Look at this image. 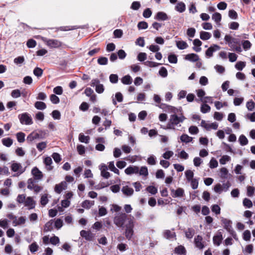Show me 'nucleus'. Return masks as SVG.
Wrapping results in <instances>:
<instances>
[{
  "label": "nucleus",
  "instance_id": "1",
  "mask_svg": "<svg viewBox=\"0 0 255 255\" xmlns=\"http://www.w3.org/2000/svg\"><path fill=\"white\" fill-rule=\"evenodd\" d=\"M130 218H134L133 217L128 215L125 213L117 214L114 218V223L118 227L124 228L125 225L128 223Z\"/></svg>",
  "mask_w": 255,
  "mask_h": 255
},
{
  "label": "nucleus",
  "instance_id": "2",
  "mask_svg": "<svg viewBox=\"0 0 255 255\" xmlns=\"http://www.w3.org/2000/svg\"><path fill=\"white\" fill-rule=\"evenodd\" d=\"M185 117L182 114L178 117L177 114H172L170 117L169 121L167 124V126L164 129H169L175 130V126L179 124L182 123L185 120Z\"/></svg>",
  "mask_w": 255,
  "mask_h": 255
},
{
  "label": "nucleus",
  "instance_id": "3",
  "mask_svg": "<svg viewBox=\"0 0 255 255\" xmlns=\"http://www.w3.org/2000/svg\"><path fill=\"white\" fill-rule=\"evenodd\" d=\"M134 218H130L128 223L125 225V235L128 240H130L134 234L133 228L134 227Z\"/></svg>",
  "mask_w": 255,
  "mask_h": 255
},
{
  "label": "nucleus",
  "instance_id": "4",
  "mask_svg": "<svg viewBox=\"0 0 255 255\" xmlns=\"http://www.w3.org/2000/svg\"><path fill=\"white\" fill-rule=\"evenodd\" d=\"M221 222L223 225L224 229H226L230 234V235L234 239L238 240V239L237 234L232 227V221L224 218H222Z\"/></svg>",
  "mask_w": 255,
  "mask_h": 255
},
{
  "label": "nucleus",
  "instance_id": "5",
  "mask_svg": "<svg viewBox=\"0 0 255 255\" xmlns=\"http://www.w3.org/2000/svg\"><path fill=\"white\" fill-rule=\"evenodd\" d=\"M18 118L20 124L25 125H31L33 124L31 116L27 113H24L18 115Z\"/></svg>",
  "mask_w": 255,
  "mask_h": 255
},
{
  "label": "nucleus",
  "instance_id": "6",
  "mask_svg": "<svg viewBox=\"0 0 255 255\" xmlns=\"http://www.w3.org/2000/svg\"><path fill=\"white\" fill-rule=\"evenodd\" d=\"M159 107L163 109L165 112H171L173 113V114H176L182 111V108L181 107H180L179 109H177L174 107L163 103L161 104L159 106Z\"/></svg>",
  "mask_w": 255,
  "mask_h": 255
},
{
  "label": "nucleus",
  "instance_id": "7",
  "mask_svg": "<svg viewBox=\"0 0 255 255\" xmlns=\"http://www.w3.org/2000/svg\"><path fill=\"white\" fill-rule=\"evenodd\" d=\"M90 85L92 87H95V91L99 94L103 93L105 90L104 85L100 84V80L97 78L92 79Z\"/></svg>",
  "mask_w": 255,
  "mask_h": 255
},
{
  "label": "nucleus",
  "instance_id": "8",
  "mask_svg": "<svg viewBox=\"0 0 255 255\" xmlns=\"http://www.w3.org/2000/svg\"><path fill=\"white\" fill-rule=\"evenodd\" d=\"M11 169L13 172H17V176L22 174L25 171V169L23 168L21 164L19 163L14 162L11 165Z\"/></svg>",
  "mask_w": 255,
  "mask_h": 255
},
{
  "label": "nucleus",
  "instance_id": "9",
  "mask_svg": "<svg viewBox=\"0 0 255 255\" xmlns=\"http://www.w3.org/2000/svg\"><path fill=\"white\" fill-rule=\"evenodd\" d=\"M31 174L34 179L36 181L40 180L43 177L42 172L37 167H34L31 170Z\"/></svg>",
  "mask_w": 255,
  "mask_h": 255
},
{
  "label": "nucleus",
  "instance_id": "10",
  "mask_svg": "<svg viewBox=\"0 0 255 255\" xmlns=\"http://www.w3.org/2000/svg\"><path fill=\"white\" fill-rule=\"evenodd\" d=\"M221 48L220 46L217 44H213L211 45L205 52L206 56L207 57H211L213 56V53L216 52Z\"/></svg>",
  "mask_w": 255,
  "mask_h": 255
},
{
  "label": "nucleus",
  "instance_id": "11",
  "mask_svg": "<svg viewBox=\"0 0 255 255\" xmlns=\"http://www.w3.org/2000/svg\"><path fill=\"white\" fill-rule=\"evenodd\" d=\"M46 45L51 48H58L61 46V42L57 39H46Z\"/></svg>",
  "mask_w": 255,
  "mask_h": 255
},
{
  "label": "nucleus",
  "instance_id": "12",
  "mask_svg": "<svg viewBox=\"0 0 255 255\" xmlns=\"http://www.w3.org/2000/svg\"><path fill=\"white\" fill-rule=\"evenodd\" d=\"M201 125L202 127L208 130L211 129H217L218 127V124L216 122L211 124H208L204 120L201 121Z\"/></svg>",
  "mask_w": 255,
  "mask_h": 255
},
{
  "label": "nucleus",
  "instance_id": "13",
  "mask_svg": "<svg viewBox=\"0 0 255 255\" xmlns=\"http://www.w3.org/2000/svg\"><path fill=\"white\" fill-rule=\"evenodd\" d=\"M80 234V236L87 241H92L95 237V235L89 231L82 230Z\"/></svg>",
  "mask_w": 255,
  "mask_h": 255
},
{
  "label": "nucleus",
  "instance_id": "14",
  "mask_svg": "<svg viewBox=\"0 0 255 255\" xmlns=\"http://www.w3.org/2000/svg\"><path fill=\"white\" fill-rule=\"evenodd\" d=\"M171 195L174 198L183 197L184 196V190L181 188H178L176 190L172 189Z\"/></svg>",
  "mask_w": 255,
  "mask_h": 255
},
{
  "label": "nucleus",
  "instance_id": "15",
  "mask_svg": "<svg viewBox=\"0 0 255 255\" xmlns=\"http://www.w3.org/2000/svg\"><path fill=\"white\" fill-rule=\"evenodd\" d=\"M203 238L200 235L197 236L194 239V244L196 248L202 250L204 248V245L202 242Z\"/></svg>",
  "mask_w": 255,
  "mask_h": 255
},
{
  "label": "nucleus",
  "instance_id": "16",
  "mask_svg": "<svg viewBox=\"0 0 255 255\" xmlns=\"http://www.w3.org/2000/svg\"><path fill=\"white\" fill-rule=\"evenodd\" d=\"M24 205L27 207L29 210L35 208V202L33 200L32 197H28L24 202Z\"/></svg>",
  "mask_w": 255,
  "mask_h": 255
},
{
  "label": "nucleus",
  "instance_id": "17",
  "mask_svg": "<svg viewBox=\"0 0 255 255\" xmlns=\"http://www.w3.org/2000/svg\"><path fill=\"white\" fill-rule=\"evenodd\" d=\"M139 172V168L135 166H129L127 168L125 172L127 175H131L132 174H137Z\"/></svg>",
  "mask_w": 255,
  "mask_h": 255
},
{
  "label": "nucleus",
  "instance_id": "18",
  "mask_svg": "<svg viewBox=\"0 0 255 255\" xmlns=\"http://www.w3.org/2000/svg\"><path fill=\"white\" fill-rule=\"evenodd\" d=\"M155 19L158 20L165 21L169 20L170 17L167 15V14L162 11L158 12L155 16Z\"/></svg>",
  "mask_w": 255,
  "mask_h": 255
},
{
  "label": "nucleus",
  "instance_id": "19",
  "mask_svg": "<svg viewBox=\"0 0 255 255\" xmlns=\"http://www.w3.org/2000/svg\"><path fill=\"white\" fill-rule=\"evenodd\" d=\"M67 187V183L65 181H62L60 184H56L55 186V191L60 194L63 190H65Z\"/></svg>",
  "mask_w": 255,
  "mask_h": 255
},
{
  "label": "nucleus",
  "instance_id": "20",
  "mask_svg": "<svg viewBox=\"0 0 255 255\" xmlns=\"http://www.w3.org/2000/svg\"><path fill=\"white\" fill-rule=\"evenodd\" d=\"M43 162L46 166V169L47 170L51 171L53 169V166H51L52 163V160L50 157L47 156L45 157Z\"/></svg>",
  "mask_w": 255,
  "mask_h": 255
},
{
  "label": "nucleus",
  "instance_id": "21",
  "mask_svg": "<svg viewBox=\"0 0 255 255\" xmlns=\"http://www.w3.org/2000/svg\"><path fill=\"white\" fill-rule=\"evenodd\" d=\"M185 59L191 62H196L199 59V56L195 53L187 54L185 57Z\"/></svg>",
  "mask_w": 255,
  "mask_h": 255
},
{
  "label": "nucleus",
  "instance_id": "22",
  "mask_svg": "<svg viewBox=\"0 0 255 255\" xmlns=\"http://www.w3.org/2000/svg\"><path fill=\"white\" fill-rule=\"evenodd\" d=\"M123 194L128 196H131L133 193V189L128 186H123L122 189Z\"/></svg>",
  "mask_w": 255,
  "mask_h": 255
},
{
  "label": "nucleus",
  "instance_id": "23",
  "mask_svg": "<svg viewBox=\"0 0 255 255\" xmlns=\"http://www.w3.org/2000/svg\"><path fill=\"white\" fill-rule=\"evenodd\" d=\"M174 253L178 255H186V251L183 246H178L174 249Z\"/></svg>",
  "mask_w": 255,
  "mask_h": 255
},
{
  "label": "nucleus",
  "instance_id": "24",
  "mask_svg": "<svg viewBox=\"0 0 255 255\" xmlns=\"http://www.w3.org/2000/svg\"><path fill=\"white\" fill-rule=\"evenodd\" d=\"M39 136L37 133V132H32L30 133L26 138V140L27 142L30 143L32 142L34 140L36 139H39Z\"/></svg>",
  "mask_w": 255,
  "mask_h": 255
},
{
  "label": "nucleus",
  "instance_id": "25",
  "mask_svg": "<svg viewBox=\"0 0 255 255\" xmlns=\"http://www.w3.org/2000/svg\"><path fill=\"white\" fill-rule=\"evenodd\" d=\"M193 44L195 46L193 47V50L197 52H200L201 50V47H200L202 43L199 39H195L193 40Z\"/></svg>",
  "mask_w": 255,
  "mask_h": 255
},
{
  "label": "nucleus",
  "instance_id": "26",
  "mask_svg": "<svg viewBox=\"0 0 255 255\" xmlns=\"http://www.w3.org/2000/svg\"><path fill=\"white\" fill-rule=\"evenodd\" d=\"M84 27L82 26H61L58 29L61 31H69L71 30L77 29L78 28H83Z\"/></svg>",
  "mask_w": 255,
  "mask_h": 255
},
{
  "label": "nucleus",
  "instance_id": "27",
  "mask_svg": "<svg viewBox=\"0 0 255 255\" xmlns=\"http://www.w3.org/2000/svg\"><path fill=\"white\" fill-rule=\"evenodd\" d=\"M175 9L180 13L183 12L186 9V5L183 2H178L175 6Z\"/></svg>",
  "mask_w": 255,
  "mask_h": 255
},
{
  "label": "nucleus",
  "instance_id": "28",
  "mask_svg": "<svg viewBox=\"0 0 255 255\" xmlns=\"http://www.w3.org/2000/svg\"><path fill=\"white\" fill-rule=\"evenodd\" d=\"M222 240V235L221 233H220L219 234L214 236L213 239V243L215 245L219 246L220 245Z\"/></svg>",
  "mask_w": 255,
  "mask_h": 255
},
{
  "label": "nucleus",
  "instance_id": "29",
  "mask_svg": "<svg viewBox=\"0 0 255 255\" xmlns=\"http://www.w3.org/2000/svg\"><path fill=\"white\" fill-rule=\"evenodd\" d=\"M53 221L52 220L47 222L44 225V231L48 232L51 231L53 230Z\"/></svg>",
  "mask_w": 255,
  "mask_h": 255
},
{
  "label": "nucleus",
  "instance_id": "30",
  "mask_svg": "<svg viewBox=\"0 0 255 255\" xmlns=\"http://www.w3.org/2000/svg\"><path fill=\"white\" fill-rule=\"evenodd\" d=\"M176 45L177 48L180 50H183L188 47L186 42L184 41H176Z\"/></svg>",
  "mask_w": 255,
  "mask_h": 255
},
{
  "label": "nucleus",
  "instance_id": "31",
  "mask_svg": "<svg viewBox=\"0 0 255 255\" xmlns=\"http://www.w3.org/2000/svg\"><path fill=\"white\" fill-rule=\"evenodd\" d=\"M163 236L166 239H170L175 237L176 236L174 232H172L169 230H166L163 232Z\"/></svg>",
  "mask_w": 255,
  "mask_h": 255
},
{
  "label": "nucleus",
  "instance_id": "32",
  "mask_svg": "<svg viewBox=\"0 0 255 255\" xmlns=\"http://www.w3.org/2000/svg\"><path fill=\"white\" fill-rule=\"evenodd\" d=\"M224 39L231 48L234 47V45L232 44V41H235V38H233L230 35L226 34L225 36Z\"/></svg>",
  "mask_w": 255,
  "mask_h": 255
},
{
  "label": "nucleus",
  "instance_id": "33",
  "mask_svg": "<svg viewBox=\"0 0 255 255\" xmlns=\"http://www.w3.org/2000/svg\"><path fill=\"white\" fill-rule=\"evenodd\" d=\"M211 37V34L208 32L202 31L200 33V37L203 40L209 39Z\"/></svg>",
  "mask_w": 255,
  "mask_h": 255
},
{
  "label": "nucleus",
  "instance_id": "34",
  "mask_svg": "<svg viewBox=\"0 0 255 255\" xmlns=\"http://www.w3.org/2000/svg\"><path fill=\"white\" fill-rule=\"evenodd\" d=\"M185 237L188 239H191L193 238V236L195 234V231L194 229L189 228L187 229V231L185 232Z\"/></svg>",
  "mask_w": 255,
  "mask_h": 255
},
{
  "label": "nucleus",
  "instance_id": "35",
  "mask_svg": "<svg viewBox=\"0 0 255 255\" xmlns=\"http://www.w3.org/2000/svg\"><path fill=\"white\" fill-rule=\"evenodd\" d=\"M38 182L35 179L31 178L27 180V188L30 190H33V188L36 185V183Z\"/></svg>",
  "mask_w": 255,
  "mask_h": 255
},
{
  "label": "nucleus",
  "instance_id": "36",
  "mask_svg": "<svg viewBox=\"0 0 255 255\" xmlns=\"http://www.w3.org/2000/svg\"><path fill=\"white\" fill-rule=\"evenodd\" d=\"M35 108L39 110H43L46 108V105L45 103L43 102L37 101L34 104Z\"/></svg>",
  "mask_w": 255,
  "mask_h": 255
},
{
  "label": "nucleus",
  "instance_id": "37",
  "mask_svg": "<svg viewBox=\"0 0 255 255\" xmlns=\"http://www.w3.org/2000/svg\"><path fill=\"white\" fill-rule=\"evenodd\" d=\"M121 81L125 85H129L132 83V78L129 75H128L124 76Z\"/></svg>",
  "mask_w": 255,
  "mask_h": 255
},
{
  "label": "nucleus",
  "instance_id": "38",
  "mask_svg": "<svg viewBox=\"0 0 255 255\" xmlns=\"http://www.w3.org/2000/svg\"><path fill=\"white\" fill-rule=\"evenodd\" d=\"M239 142L242 146H245L248 144L249 141L245 135L242 134L239 138Z\"/></svg>",
  "mask_w": 255,
  "mask_h": 255
},
{
  "label": "nucleus",
  "instance_id": "39",
  "mask_svg": "<svg viewBox=\"0 0 255 255\" xmlns=\"http://www.w3.org/2000/svg\"><path fill=\"white\" fill-rule=\"evenodd\" d=\"M108 167L109 168V169L113 171V172H114L115 173L118 174V175H119L120 174V171L119 170V169H118L115 166V165H114V161H110L109 163V165H108Z\"/></svg>",
  "mask_w": 255,
  "mask_h": 255
},
{
  "label": "nucleus",
  "instance_id": "40",
  "mask_svg": "<svg viewBox=\"0 0 255 255\" xmlns=\"http://www.w3.org/2000/svg\"><path fill=\"white\" fill-rule=\"evenodd\" d=\"M94 201L86 200L82 202L81 206L84 208L89 209L94 205Z\"/></svg>",
  "mask_w": 255,
  "mask_h": 255
},
{
  "label": "nucleus",
  "instance_id": "41",
  "mask_svg": "<svg viewBox=\"0 0 255 255\" xmlns=\"http://www.w3.org/2000/svg\"><path fill=\"white\" fill-rule=\"evenodd\" d=\"M180 140L182 142L187 143L192 141V137L188 136L186 134H183L180 136Z\"/></svg>",
  "mask_w": 255,
  "mask_h": 255
},
{
  "label": "nucleus",
  "instance_id": "42",
  "mask_svg": "<svg viewBox=\"0 0 255 255\" xmlns=\"http://www.w3.org/2000/svg\"><path fill=\"white\" fill-rule=\"evenodd\" d=\"M2 144L6 146L10 147L13 143V140L9 137L4 138L1 140Z\"/></svg>",
  "mask_w": 255,
  "mask_h": 255
},
{
  "label": "nucleus",
  "instance_id": "43",
  "mask_svg": "<svg viewBox=\"0 0 255 255\" xmlns=\"http://www.w3.org/2000/svg\"><path fill=\"white\" fill-rule=\"evenodd\" d=\"M16 136L17 140L19 142L22 143L25 141V134L24 133L22 132H17L16 134Z\"/></svg>",
  "mask_w": 255,
  "mask_h": 255
},
{
  "label": "nucleus",
  "instance_id": "44",
  "mask_svg": "<svg viewBox=\"0 0 255 255\" xmlns=\"http://www.w3.org/2000/svg\"><path fill=\"white\" fill-rule=\"evenodd\" d=\"M79 140L81 142L88 143L89 142L90 137L89 136H86L81 133H80L79 135Z\"/></svg>",
  "mask_w": 255,
  "mask_h": 255
},
{
  "label": "nucleus",
  "instance_id": "45",
  "mask_svg": "<svg viewBox=\"0 0 255 255\" xmlns=\"http://www.w3.org/2000/svg\"><path fill=\"white\" fill-rule=\"evenodd\" d=\"M212 19L215 21V22L218 24L219 23L222 19L221 14L219 12H215L212 15Z\"/></svg>",
  "mask_w": 255,
  "mask_h": 255
},
{
  "label": "nucleus",
  "instance_id": "46",
  "mask_svg": "<svg viewBox=\"0 0 255 255\" xmlns=\"http://www.w3.org/2000/svg\"><path fill=\"white\" fill-rule=\"evenodd\" d=\"M185 175L188 181L192 180L193 178L194 173L191 170H187L185 172Z\"/></svg>",
  "mask_w": 255,
  "mask_h": 255
},
{
  "label": "nucleus",
  "instance_id": "47",
  "mask_svg": "<svg viewBox=\"0 0 255 255\" xmlns=\"http://www.w3.org/2000/svg\"><path fill=\"white\" fill-rule=\"evenodd\" d=\"M43 70L39 67H36L33 70V74L37 78L41 77L43 74Z\"/></svg>",
  "mask_w": 255,
  "mask_h": 255
},
{
  "label": "nucleus",
  "instance_id": "48",
  "mask_svg": "<svg viewBox=\"0 0 255 255\" xmlns=\"http://www.w3.org/2000/svg\"><path fill=\"white\" fill-rule=\"evenodd\" d=\"M38 248L39 247L36 242H33L29 246V249L32 253H34L37 252Z\"/></svg>",
  "mask_w": 255,
  "mask_h": 255
},
{
  "label": "nucleus",
  "instance_id": "49",
  "mask_svg": "<svg viewBox=\"0 0 255 255\" xmlns=\"http://www.w3.org/2000/svg\"><path fill=\"white\" fill-rule=\"evenodd\" d=\"M13 62L15 64L20 66L24 62V58L23 56H18L14 59Z\"/></svg>",
  "mask_w": 255,
  "mask_h": 255
},
{
  "label": "nucleus",
  "instance_id": "50",
  "mask_svg": "<svg viewBox=\"0 0 255 255\" xmlns=\"http://www.w3.org/2000/svg\"><path fill=\"white\" fill-rule=\"evenodd\" d=\"M48 202L47 194L42 195L40 198V204L42 206H45Z\"/></svg>",
  "mask_w": 255,
  "mask_h": 255
},
{
  "label": "nucleus",
  "instance_id": "51",
  "mask_svg": "<svg viewBox=\"0 0 255 255\" xmlns=\"http://www.w3.org/2000/svg\"><path fill=\"white\" fill-rule=\"evenodd\" d=\"M231 160V157L227 155H223L220 159V163L221 164H225L227 162H229Z\"/></svg>",
  "mask_w": 255,
  "mask_h": 255
},
{
  "label": "nucleus",
  "instance_id": "52",
  "mask_svg": "<svg viewBox=\"0 0 255 255\" xmlns=\"http://www.w3.org/2000/svg\"><path fill=\"white\" fill-rule=\"evenodd\" d=\"M200 110L202 113L205 114L209 113L210 111L211 108L209 105L204 104L201 105Z\"/></svg>",
  "mask_w": 255,
  "mask_h": 255
},
{
  "label": "nucleus",
  "instance_id": "53",
  "mask_svg": "<svg viewBox=\"0 0 255 255\" xmlns=\"http://www.w3.org/2000/svg\"><path fill=\"white\" fill-rule=\"evenodd\" d=\"M25 222V219L24 217H19L16 221H13V224L14 226L24 224Z\"/></svg>",
  "mask_w": 255,
  "mask_h": 255
},
{
  "label": "nucleus",
  "instance_id": "54",
  "mask_svg": "<svg viewBox=\"0 0 255 255\" xmlns=\"http://www.w3.org/2000/svg\"><path fill=\"white\" fill-rule=\"evenodd\" d=\"M144 64L145 66L149 67H155L161 64V63L149 61L144 62Z\"/></svg>",
  "mask_w": 255,
  "mask_h": 255
},
{
  "label": "nucleus",
  "instance_id": "55",
  "mask_svg": "<svg viewBox=\"0 0 255 255\" xmlns=\"http://www.w3.org/2000/svg\"><path fill=\"white\" fill-rule=\"evenodd\" d=\"M98 63L101 65H106L108 64V60L107 57H100L97 60Z\"/></svg>",
  "mask_w": 255,
  "mask_h": 255
},
{
  "label": "nucleus",
  "instance_id": "56",
  "mask_svg": "<svg viewBox=\"0 0 255 255\" xmlns=\"http://www.w3.org/2000/svg\"><path fill=\"white\" fill-rule=\"evenodd\" d=\"M46 146L47 142L46 141H42L37 144L36 147L38 151H42L46 147Z\"/></svg>",
  "mask_w": 255,
  "mask_h": 255
},
{
  "label": "nucleus",
  "instance_id": "57",
  "mask_svg": "<svg viewBox=\"0 0 255 255\" xmlns=\"http://www.w3.org/2000/svg\"><path fill=\"white\" fill-rule=\"evenodd\" d=\"M228 174V170L225 167H222L220 169V176L222 178H227Z\"/></svg>",
  "mask_w": 255,
  "mask_h": 255
},
{
  "label": "nucleus",
  "instance_id": "58",
  "mask_svg": "<svg viewBox=\"0 0 255 255\" xmlns=\"http://www.w3.org/2000/svg\"><path fill=\"white\" fill-rule=\"evenodd\" d=\"M246 107L249 111H252L255 108V103L253 100L248 101L247 103Z\"/></svg>",
  "mask_w": 255,
  "mask_h": 255
},
{
  "label": "nucleus",
  "instance_id": "59",
  "mask_svg": "<svg viewBox=\"0 0 255 255\" xmlns=\"http://www.w3.org/2000/svg\"><path fill=\"white\" fill-rule=\"evenodd\" d=\"M168 59L170 63L176 64L177 62V57L175 54H170L168 55Z\"/></svg>",
  "mask_w": 255,
  "mask_h": 255
},
{
  "label": "nucleus",
  "instance_id": "60",
  "mask_svg": "<svg viewBox=\"0 0 255 255\" xmlns=\"http://www.w3.org/2000/svg\"><path fill=\"white\" fill-rule=\"evenodd\" d=\"M159 74L163 78L166 77L168 75L167 69L165 67H162L159 70Z\"/></svg>",
  "mask_w": 255,
  "mask_h": 255
},
{
  "label": "nucleus",
  "instance_id": "61",
  "mask_svg": "<svg viewBox=\"0 0 255 255\" xmlns=\"http://www.w3.org/2000/svg\"><path fill=\"white\" fill-rule=\"evenodd\" d=\"M211 210L216 215H219L220 214L221 208L218 205L215 204L212 206Z\"/></svg>",
  "mask_w": 255,
  "mask_h": 255
},
{
  "label": "nucleus",
  "instance_id": "62",
  "mask_svg": "<svg viewBox=\"0 0 255 255\" xmlns=\"http://www.w3.org/2000/svg\"><path fill=\"white\" fill-rule=\"evenodd\" d=\"M146 191L152 195H155L157 192V188L153 186H148L146 189Z\"/></svg>",
  "mask_w": 255,
  "mask_h": 255
},
{
  "label": "nucleus",
  "instance_id": "63",
  "mask_svg": "<svg viewBox=\"0 0 255 255\" xmlns=\"http://www.w3.org/2000/svg\"><path fill=\"white\" fill-rule=\"evenodd\" d=\"M245 66L246 63L242 61H239L235 65V68L239 71L242 70Z\"/></svg>",
  "mask_w": 255,
  "mask_h": 255
},
{
  "label": "nucleus",
  "instance_id": "64",
  "mask_svg": "<svg viewBox=\"0 0 255 255\" xmlns=\"http://www.w3.org/2000/svg\"><path fill=\"white\" fill-rule=\"evenodd\" d=\"M50 100L54 104H57L60 102L59 98L54 94H52L50 96Z\"/></svg>",
  "mask_w": 255,
  "mask_h": 255
}]
</instances>
